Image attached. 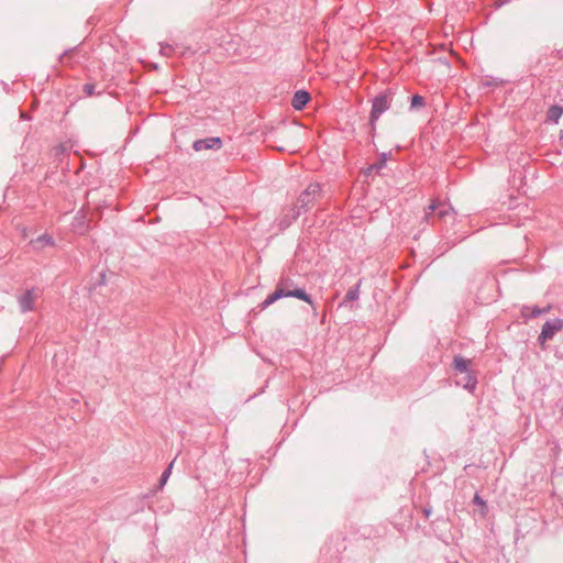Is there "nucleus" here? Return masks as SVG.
Returning a JSON list of instances; mask_svg holds the SVG:
<instances>
[{
  "mask_svg": "<svg viewBox=\"0 0 563 563\" xmlns=\"http://www.w3.org/2000/svg\"><path fill=\"white\" fill-rule=\"evenodd\" d=\"M289 297L299 299L308 305H313L310 296L303 290V288L296 286L292 278L282 277L280 280H278L277 287H275L274 292L268 295L267 298L264 299L263 303H261V308L265 309L274 305L277 300Z\"/></svg>",
  "mask_w": 563,
  "mask_h": 563,
  "instance_id": "f257e3e1",
  "label": "nucleus"
},
{
  "mask_svg": "<svg viewBox=\"0 0 563 563\" xmlns=\"http://www.w3.org/2000/svg\"><path fill=\"white\" fill-rule=\"evenodd\" d=\"M391 91L386 90L372 100L371 124L374 125L377 119L390 107Z\"/></svg>",
  "mask_w": 563,
  "mask_h": 563,
  "instance_id": "f03ea898",
  "label": "nucleus"
},
{
  "mask_svg": "<svg viewBox=\"0 0 563 563\" xmlns=\"http://www.w3.org/2000/svg\"><path fill=\"white\" fill-rule=\"evenodd\" d=\"M454 368L464 376L462 380L457 382V385L464 386L466 390H474L476 387V379L470 375V372H467V361L462 356H455Z\"/></svg>",
  "mask_w": 563,
  "mask_h": 563,
  "instance_id": "7ed1b4c3",
  "label": "nucleus"
},
{
  "mask_svg": "<svg viewBox=\"0 0 563 563\" xmlns=\"http://www.w3.org/2000/svg\"><path fill=\"white\" fill-rule=\"evenodd\" d=\"M563 329V319H552L545 321L541 329L540 341L545 342L552 340L555 333Z\"/></svg>",
  "mask_w": 563,
  "mask_h": 563,
  "instance_id": "20e7f679",
  "label": "nucleus"
},
{
  "mask_svg": "<svg viewBox=\"0 0 563 563\" xmlns=\"http://www.w3.org/2000/svg\"><path fill=\"white\" fill-rule=\"evenodd\" d=\"M181 37H169V41L159 44L162 46V54L170 55L173 53H178L180 55L185 54V48L178 42Z\"/></svg>",
  "mask_w": 563,
  "mask_h": 563,
  "instance_id": "39448f33",
  "label": "nucleus"
},
{
  "mask_svg": "<svg viewBox=\"0 0 563 563\" xmlns=\"http://www.w3.org/2000/svg\"><path fill=\"white\" fill-rule=\"evenodd\" d=\"M318 192H319L318 184H312L309 187H307L306 191L300 194L299 200H297V202H299V205H300L299 208L305 209L306 207L311 205V202L313 201V199H314L316 195H318Z\"/></svg>",
  "mask_w": 563,
  "mask_h": 563,
  "instance_id": "423d86ee",
  "label": "nucleus"
},
{
  "mask_svg": "<svg viewBox=\"0 0 563 563\" xmlns=\"http://www.w3.org/2000/svg\"><path fill=\"white\" fill-rule=\"evenodd\" d=\"M308 101H310V95L305 90H297L295 96H292L291 106L296 110H301L307 106Z\"/></svg>",
  "mask_w": 563,
  "mask_h": 563,
  "instance_id": "0eeeda50",
  "label": "nucleus"
},
{
  "mask_svg": "<svg viewBox=\"0 0 563 563\" xmlns=\"http://www.w3.org/2000/svg\"><path fill=\"white\" fill-rule=\"evenodd\" d=\"M34 302V294L33 290L25 291L24 295L19 297V307H21L22 312H29L33 309Z\"/></svg>",
  "mask_w": 563,
  "mask_h": 563,
  "instance_id": "6e6552de",
  "label": "nucleus"
},
{
  "mask_svg": "<svg viewBox=\"0 0 563 563\" xmlns=\"http://www.w3.org/2000/svg\"><path fill=\"white\" fill-rule=\"evenodd\" d=\"M438 209H440V211H438V217L443 218V217L449 214V207L448 206L432 202L429 206V212L426 213V217H428L431 212H433V211H435Z\"/></svg>",
  "mask_w": 563,
  "mask_h": 563,
  "instance_id": "1a4fd4ad",
  "label": "nucleus"
},
{
  "mask_svg": "<svg viewBox=\"0 0 563 563\" xmlns=\"http://www.w3.org/2000/svg\"><path fill=\"white\" fill-rule=\"evenodd\" d=\"M562 115H563V108H561L559 106H553V107L549 108V111H548L549 121L556 124Z\"/></svg>",
  "mask_w": 563,
  "mask_h": 563,
  "instance_id": "9d476101",
  "label": "nucleus"
},
{
  "mask_svg": "<svg viewBox=\"0 0 563 563\" xmlns=\"http://www.w3.org/2000/svg\"><path fill=\"white\" fill-rule=\"evenodd\" d=\"M211 144H220V139H209L207 141H197L195 142V150L200 151L202 148H210Z\"/></svg>",
  "mask_w": 563,
  "mask_h": 563,
  "instance_id": "9b49d317",
  "label": "nucleus"
},
{
  "mask_svg": "<svg viewBox=\"0 0 563 563\" xmlns=\"http://www.w3.org/2000/svg\"><path fill=\"white\" fill-rule=\"evenodd\" d=\"M174 461L169 463L168 467H166L165 472H163L162 477H159V488L166 485L169 479L170 473L173 472Z\"/></svg>",
  "mask_w": 563,
  "mask_h": 563,
  "instance_id": "f8f14e48",
  "label": "nucleus"
},
{
  "mask_svg": "<svg viewBox=\"0 0 563 563\" xmlns=\"http://www.w3.org/2000/svg\"><path fill=\"white\" fill-rule=\"evenodd\" d=\"M423 107V98L419 95H415L411 97V108Z\"/></svg>",
  "mask_w": 563,
  "mask_h": 563,
  "instance_id": "ddd939ff",
  "label": "nucleus"
},
{
  "mask_svg": "<svg viewBox=\"0 0 563 563\" xmlns=\"http://www.w3.org/2000/svg\"><path fill=\"white\" fill-rule=\"evenodd\" d=\"M357 298H358V290H357V288H353V289L347 290V292H346V300L355 301V300H357Z\"/></svg>",
  "mask_w": 563,
  "mask_h": 563,
  "instance_id": "4468645a",
  "label": "nucleus"
},
{
  "mask_svg": "<svg viewBox=\"0 0 563 563\" xmlns=\"http://www.w3.org/2000/svg\"><path fill=\"white\" fill-rule=\"evenodd\" d=\"M549 309H550V307H549V306H548V307H545V308H543V309L534 308V309H533V311H531V316H533V317H539V316H541V314H543V313L548 312V311H549Z\"/></svg>",
  "mask_w": 563,
  "mask_h": 563,
  "instance_id": "2eb2a0df",
  "label": "nucleus"
},
{
  "mask_svg": "<svg viewBox=\"0 0 563 563\" xmlns=\"http://www.w3.org/2000/svg\"><path fill=\"white\" fill-rule=\"evenodd\" d=\"M35 243H38V244H52V239L46 236V235H43L38 239H36Z\"/></svg>",
  "mask_w": 563,
  "mask_h": 563,
  "instance_id": "dca6fc26",
  "label": "nucleus"
},
{
  "mask_svg": "<svg viewBox=\"0 0 563 563\" xmlns=\"http://www.w3.org/2000/svg\"><path fill=\"white\" fill-rule=\"evenodd\" d=\"M84 91H86L87 96L93 95V86L90 84L85 85Z\"/></svg>",
  "mask_w": 563,
  "mask_h": 563,
  "instance_id": "f3484780",
  "label": "nucleus"
},
{
  "mask_svg": "<svg viewBox=\"0 0 563 563\" xmlns=\"http://www.w3.org/2000/svg\"><path fill=\"white\" fill-rule=\"evenodd\" d=\"M510 0H497L496 1V7L497 8H500L501 5L508 3Z\"/></svg>",
  "mask_w": 563,
  "mask_h": 563,
  "instance_id": "a211bd4d",
  "label": "nucleus"
},
{
  "mask_svg": "<svg viewBox=\"0 0 563 563\" xmlns=\"http://www.w3.org/2000/svg\"><path fill=\"white\" fill-rule=\"evenodd\" d=\"M473 501H475V503H477L479 505H483V506L485 505L484 500L481 499V497H478V495H475V498H473Z\"/></svg>",
  "mask_w": 563,
  "mask_h": 563,
  "instance_id": "6ab92c4d",
  "label": "nucleus"
},
{
  "mask_svg": "<svg viewBox=\"0 0 563 563\" xmlns=\"http://www.w3.org/2000/svg\"><path fill=\"white\" fill-rule=\"evenodd\" d=\"M298 217V211L292 213V219H296Z\"/></svg>",
  "mask_w": 563,
  "mask_h": 563,
  "instance_id": "aec40b11",
  "label": "nucleus"
}]
</instances>
